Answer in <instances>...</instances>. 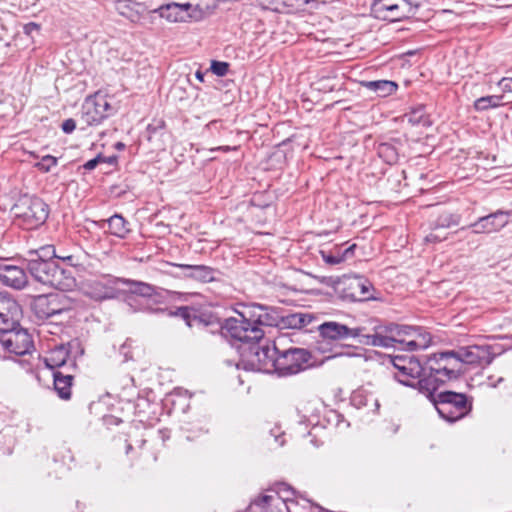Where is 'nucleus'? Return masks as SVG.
<instances>
[{
    "label": "nucleus",
    "instance_id": "de8ad7c7",
    "mask_svg": "<svg viewBox=\"0 0 512 512\" xmlns=\"http://www.w3.org/2000/svg\"><path fill=\"white\" fill-rule=\"evenodd\" d=\"M102 160L103 159L100 156H97L96 158L87 161L84 164V168L86 170H93L98 165V163L101 162Z\"/></svg>",
    "mask_w": 512,
    "mask_h": 512
},
{
    "label": "nucleus",
    "instance_id": "ddd939ff",
    "mask_svg": "<svg viewBox=\"0 0 512 512\" xmlns=\"http://www.w3.org/2000/svg\"><path fill=\"white\" fill-rule=\"evenodd\" d=\"M50 292L47 294L36 296L32 302V310L39 319H47L56 314H60L70 308V302L62 293Z\"/></svg>",
    "mask_w": 512,
    "mask_h": 512
},
{
    "label": "nucleus",
    "instance_id": "4be33fe9",
    "mask_svg": "<svg viewBox=\"0 0 512 512\" xmlns=\"http://www.w3.org/2000/svg\"><path fill=\"white\" fill-rule=\"evenodd\" d=\"M74 375L70 371H54L53 385L54 390L62 400H70L72 396V386Z\"/></svg>",
    "mask_w": 512,
    "mask_h": 512
},
{
    "label": "nucleus",
    "instance_id": "cd10ccee",
    "mask_svg": "<svg viewBox=\"0 0 512 512\" xmlns=\"http://www.w3.org/2000/svg\"><path fill=\"white\" fill-rule=\"evenodd\" d=\"M19 310V305L13 301L9 305V313L0 312V336L15 328L18 324L12 315L17 314Z\"/></svg>",
    "mask_w": 512,
    "mask_h": 512
},
{
    "label": "nucleus",
    "instance_id": "f3484780",
    "mask_svg": "<svg viewBox=\"0 0 512 512\" xmlns=\"http://www.w3.org/2000/svg\"><path fill=\"white\" fill-rule=\"evenodd\" d=\"M509 222V213L497 211L487 216L480 217L476 222L470 225L474 233H493L504 228Z\"/></svg>",
    "mask_w": 512,
    "mask_h": 512
},
{
    "label": "nucleus",
    "instance_id": "0eeeda50",
    "mask_svg": "<svg viewBox=\"0 0 512 512\" xmlns=\"http://www.w3.org/2000/svg\"><path fill=\"white\" fill-rule=\"evenodd\" d=\"M169 23H188L203 20L210 12L208 4L170 2L152 11Z\"/></svg>",
    "mask_w": 512,
    "mask_h": 512
},
{
    "label": "nucleus",
    "instance_id": "f704fd0d",
    "mask_svg": "<svg viewBox=\"0 0 512 512\" xmlns=\"http://www.w3.org/2000/svg\"><path fill=\"white\" fill-rule=\"evenodd\" d=\"M344 285L348 286V288H370L372 287V283L365 278L364 276L354 275V276H345Z\"/></svg>",
    "mask_w": 512,
    "mask_h": 512
},
{
    "label": "nucleus",
    "instance_id": "7ed1b4c3",
    "mask_svg": "<svg viewBox=\"0 0 512 512\" xmlns=\"http://www.w3.org/2000/svg\"><path fill=\"white\" fill-rule=\"evenodd\" d=\"M424 396L432 403L439 416L449 423L463 419L473 408V398L462 392L431 390V394Z\"/></svg>",
    "mask_w": 512,
    "mask_h": 512
},
{
    "label": "nucleus",
    "instance_id": "c756f323",
    "mask_svg": "<svg viewBox=\"0 0 512 512\" xmlns=\"http://www.w3.org/2000/svg\"><path fill=\"white\" fill-rule=\"evenodd\" d=\"M263 305L258 303H251L244 305L241 311H237L239 317L246 322H250L252 326H258V321L261 317Z\"/></svg>",
    "mask_w": 512,
    "mask_h": 512
},
{
    "label": "nucleus",
    "instance_id": "dca6fc26",
    "mask_svg": "<svg viewBox=\"0 0 512 512\" xmlns=\"http://www.w3.org/2000/svg\"><path fill=\"white\" fill-rule=\"evenodd\" d=\"M46 367L54 371H60L63 368L65 371L76 369L75 360L70 359V351L67 346L61 344L51 349L44 358Z\"/></svg>",
    "mask_w": 512,
    "mask_h": 512
},
{
    "label": "nucleus",
    "instance_id": "4d7b16f0",
    "mask_svg": "<svg viewBox=\"0 0 512 512\" xmlns=\"http://www.w3.org/2000/svg\"><path fill=\"white\" fill-rule=\"evenodd\" d=\"M26 29L27 30H30V29H38V25L35 24V23H30L26 26Z\"/></svg>",
    "mask_w": 512,
    "mask_h": 512
},
{
    "label": "nucleus",
    "instance_id": "6e6552de",
    "mask_svg": "<svg viewBox=\"0 0 512 512\" xmlns=\"http://www.w3.org/2000/svg\"><path fill=\"white\" fill-rule=\"evenodd\" d=\"M14 214L25 229H35L48 218L47 204L38 197L23 196L14 206Z\"/></svg>",
    "mask_w": 512,
    "mask_h": 512
},
{
    "label": "nucleus",
    "instance_id": "5701e85b",
    "mask_svg": "<svg viewBox=\"0 0 512 512\" xmlns=\"http://www.w3.org/2000/svg\"><path fill=\"white\" fill-rule=\"evenodd\" d=\"M315 320L311 313H288L281 314L279 328L281 329H303Z\"/></svg>",
    "mask_w": 512,
    "mask_h": 512
},
{
    "label": "nucleus",
    "instance_id": "e433bc0d",
    "mask_svg": "<svg viewBox=\"0 0 512 512\" xmlns=\"http://www.w3.org/2000/svg\"><path fill=\"white\" fill-rule=\"evenodd\" d=\"M378 154L388 163H393L397 160V153L395 149L389 144H381L378 148Z\"/></svg>",
    "mask_w": 512,
    "mask_h": 512
},
{
    "label": "nucleus",
    "instance_id": "603ef678",
    "mask_svg": "<svg viewBox=\"0 0 512 512\" xmlns=\"http://www.w3.org/2000/svg\"><path fill=\"white\" fill-rule=\"evenodd\" d=\"M425 240L428 242H434V241H440L441 239L434 233H430L428 236H426Z\"/></svg>",
    "mask_w": 512,
    "mask_h": 512
},
{
    "label": "nucleus",
    "instance_id": "c9c22d12",
    "mask_svg": "<svg viewBox=\"0 0 512 512\" xmlns=\"http://www.w3.org/2000/svg\"><path fill=\"white\" fill-rule=\"evenodd\" d=\"M460 223V216L453 213L442 214L436 222V227L449 228Z\"/></svg>",
    "mask_w": 512,
    "mask_h": 512
},
{
    "label": "nucleus",
    "instance_id": "c85d7f7f",
    "mask_svg": "<svg viewBox=\"0 0 512 512\" xmlns=\"http://www.w3.org/2000/svg\"><path fill=\"white\" fill-rule=\"evenodd\" d=\"M107 223L109 233L116 237L125 238L126 235L130 232L128 222L121 215H113L107 220Z\"/></svg>",
    "mask_w": 512,
    "mask_h": 512
},
{
    "label": "nucleus",
    "instance_id": "2eb2a0df",
    "mask_svg": "<svg viewBox=\"0 0 512 512\" xmlns=\"http://www.w3.org/2000/svg\"><path fill=\"white\" fill-rule=\"evenodd\" d=\"M0 345L16 356L30 354L34 350V342L29 332L18 323L7 333L0 336Z\"/></svg>",
    "mask_w": 512,
    "mask_h": 512
},
{
    "label": "nucleus",
    "instance_id": "79ce46f5",
    "mask_svg": "<svg viewBox=\"0 0 512 512\" xmlns=\"http://www.w3.org/2000/svg\"><path fill=\"white\" fill-rule=\"evenodd\" d=\"M211 70L217 76H224L228 72V64L226 62L213 61Z\"/></svg>",
    "mask_w": 512,
    "mask_h": 512
},
{
    "label": "nucleus",
    "instance_id": "ea45409f",
    "mask_svg": "<svg viewBox=\"0 0 512 512\" xmlns=\"http://www.w3.org/2000/svg\"><path fill=\"white\" fill-rule=\"evenodd\" d=\"M426 347V344H420L415 339L414 336L406 338V341L403 342V344L399 345V349H402L404 351H415L418 348H424Z\"/></svg>",
    "mask_w": 512,
    "mask_h": 512
},
{
    "label": "nucleus",
    "instance_id": "f257e3e1",
    "mask_svg": "<svg viewBox=\"0 0 512 512\" xmlns=\"http://www.w3.org/2000/svg\"><path fill=\"white\" fill-rule=\"evenodd\" d=\"M391 362L395 369V380L423 395L446 385L444 372L448 370L443 369L439 352L423 359L412 354H399L393 356Z\"/></svg>",
    "mask_w": 512,
    "mask_h": 512
},
{
    "label": "nucleus",
    "instance_id": "09e8293b",
    "mask_svg": "<svg viewBox=\"0 0 512 512\" xmlns=\"http://www.w3.org/2000/svg\"><path fill=\"white\" fill-rule=\"evenodd\" d=\"M296 2L298 5H308L316 3V0H284V5H293Z\"/></svg>",
    "mask_w": 512,
    "mask_h": 512
},
{
    "label": "nucleus",
    "instance_id": "bf43d9fd",
    "mask_svg": "<svg viewBox=\"0 0 512 512\" xmlns=\"http://www.w3.org/2000/svg\"><path fill=\"white\" fill-rule=\"evenodd\" d=\"M133 449L131 444H127L126 446V453L128 454Z\"/></svg>",
    "mask_w": 512,
    "mask_h": 512
},
{
    "label": "nucleus",
    "instance_id": "a19ab883",
    "mask_svg": "<svg viewBox=\"0 0 512 512\" xmlns=\"http://www.w3.org/2000/svg\"><path fill=\"white\" fill-rule=\"evenodd\" d=\"M280 496V498H284L283 496H288L289 498H296L294 490L285 483H280L277 485V490L272 494Z\"/></svg>",
    "mask_w": 512,
    "mask_h": 512
},
{
    "label": "nucleus",
    "instance_id": "4468645a",
    "mask_svg": "<svg viewBox=\"0 0 512 512\" xmlns=\"http://www.w3.org/2000/svg\"><path fill=\"white\" fill-rule=\"evenodd\" d=\"M114 112L108 97L100 92L85 99L81 119L87 125H97Z\"/></svg>",
    "mask_w": 512,
    "mask_h": 512
},
{
    "label": "nucleus",
    "instance_id": "393cba45",
    "mask_svg": "<svg viewBox=\"0 0 512 512\" xmlns=\"http://www.w3.org/2000/svg\"><path fill=\"white\" fill-rule=\"evenodd\" d=\"M116 9L120 15L126 17L131 22H138L143 13L142 4L134 0H120L116 4Z\"/></svg>",
    "mask_w": 512,
    "mask_h": 512
},
{
    "label": "nucleus",
    "instance_id": "f03ea898",
    "mask_svg": "<svg viewBox=\"0 0 512 512\" xmlns=\"http://www.w3.org/2000/svg\"><path fill=\"white\" fill-rule=\"evenodd\" d=\"M444 372L446 384L458 379L463 374V364L487 366L492 363L494 358L502 353V348L498 344H475L462 347L457 351L439 352Z\"/></svg>",
    "mask_w": 512,
    "mask_h": 512
},
{
    "label": "nucleus",
    "instance_id": "c03bdc74",
    "mask_svg": "<svg viewBox=\"0 0 512 512\" xmlns=\"http://www.w3.org/2000/svg\"><path fill=\"white\" fill-rule=\"evenodd\" d=\"M50 250L52 251V256H53V257L59 258V259H61V260H63V261H70V260H72V258H73L71 255H65V254H62V255H56L54 248H53V247H51V246L43 247V248H41V249H40V251H41V252L43 253V255H45V256L47 255V253H48V252H50Z\"/></svg>",
    "mask_w": 512,
    "mask_h": 512
},
{
    "label": "nucleus",
    "instance_id": "680f3d73",
    "mask_svg": "<svg viewBox=\"0 0 512 512\" xmlns=\"http://www.w3.org/2000/svg\"><path fill=\"white\" fill-rule=\"evenodd\" d=\"M356 400H357V395H354V396L352 397V401H353V402H356Z\"/></svg>",
    "mask_w": 512,
    "mask_h": 512
},
{
    "label": "nucleus",
    "instance_id": "13d9d810",
    "mask_svg": "<svg viewBox=\"0 0 512 512\" xmlns=\"http://www.w3.org/2000/svg\"><path fill=\"white\" fill-rule=\"evenodd\" d=\"M504 379L502 377L498 378L496 383H493L492 386L496 387L499 383H501Z\"/></svg>",
    "mask_w": 512,
    "mask_h": 512
},
{
    "label": "nucleus",
    "instance_id": "3c124183",
    "mask_svg": "<svg viewBox=\"0 0 512 512\" xmlns=\"http://www.w3.org/2000/svg\"><path fill=\"white\" fill-rule=\"evenodd\" d=\"M115 285H131V284H135L134 282H131L130 280H126V279H117L115 282H114Z\"/></svg>",
    "mask_w": 512,
    "mask_h": 512
},
{
    "label": "nucleus",
    "instance_id": "423d86ee",
    "mask_svg": "<svg viewBox=\"0 0 512 512\" xmlns=\"http://www.w3.org/2000/svg\"><path fill=\"white\" fill-rule=\"evenodd\" d=\"M277 495H262L255 499L249 507L250 512H316L321 510L317 504L303 497L289 498Z\"/></svg>",
    "mask_w": 512,
    "mask_h": 512
},
{
    "label": "nucleus",
    "instance_id": "6e6d98bb",
    "mask_svg": "<svg viewBox=\"0 0 512 512\" xmlns=\"http://www.w3.org/2000/svg\"><path fill=\"white\" fill-rule=\"evenodd\" d=\"M195 76H196V78H197L199 81L203 82V80H204V74H203L200 70H198V71L195 73Z\"/></svg>",
    "mask_w": 512,
    "mask_h": 512
},
{
    "label": "nucleus",
    "instance_id": "58836bf2",
    "mask_svg": "<svg viewBox=\"0 0 512 512\" xmlns=\"http://www.w3.org/2000/svg\"><path fill=\"white\" fill-rule=\"evenodd\" d=\"M257 2L263 9L271 11H280L284 6V0H257Z\"/></svg>",
    "mask_w": 512,
    "mask_h": 512
},
{
    "label": "nucleus",
    "instance_id": "9b49d317",
    "mask_svg": "<svg viewBox=\"0 0 512 512\" xmlns=\"http://www.w3.org/2000/svg\"><path fill=\"white\" fill-rule=\"evenodd\" d=\"M311 358V353L303 348L281 349L278 356V376H290L305 370L310 366Z\"/></svg>",
    "mask_w": 512,
    "mask_h": 512
},
{
    "label": "nucleus",
    "instance_id": "9d476101",
    "mask_svg": "<svg viewBox=\"0 0 512 512\" xmlns=\"http://www.w3.org/2000/svg\"><path fill=\"white\" fill-rule=\"evenodd\" d=\"M387 323L377 318H370L363 324L352 328V338L366 346L382 347L387 345L391 338L387 335ZM391 330H388V333Z\"/></svg>",
    "mask_w": 512,
    "mask_h": 512
},
{
    "label": "nucleus",
    "instance_id": "a878e982",
    "mask_svg": "<svg viewBox=\"0 0 512 512\" xmlns=\"http://www.w3.org/2000/svg\"><path fill=\"white\" fill-rule=\"evenodd\" d=\"M362 85L367 89L374 91L380 97L391 95L398 87L395 82L388 80L366 81L363 82Z\"/></svg>",
    "mask_w": 512,
    "mask_h": 512
},
{
    "label": "nucleus",
    "instance_id": "5fc2aeb1",
    "mask_svg": "<svg viewBox=\"0 0 512 512\" xmlns=\"http://www.w3.org/2000/svg\"><path fill=\"white\" fill-rule=\"evenodd\" d=\"M142 404H149L148 401L144 398H138V402L136 404V407L137 408H140L142 406Z\"/></svg>",
    "mask_w": 512,
    "mask_h": 512
},
{
    "label": "nucleus",
    "instance_id": "f8f14e48",
    "mask_svg": "<svg viewBox=\"0 0 512 512\" xmlns=\"http://www.w3.org/2000/svg\"><path fill=\"white\" fill-rule=\"evenodd\" d=\"M223 328L227 335L239 341L243 345V351L249 349L252 343L260 342L264 337V331L258 326H252L241 317H230L225 320Z\"/></svg>",
    "mask_w": 512,
    "mask_h": 512
},
{
    "label": "nucleus",
    "instance_id": "39448f33",
    "mask_svg": "<svg viewBox=\"0 0 512 512\" xmlns=\"http://www.w3.org/2000/svg\"><path fill=\"white\" fill-rule=\"evenodd\" d=\"M122 290H85V295L91 299L96 301H101L104 299L115 298L119 296V292ZM124 300L128 303L129 306L134 308V310L141 309H149L151 311H164L166 308L163 307H153L154 304H162V299L165 297L174 298L175 292L171 290H161L165 293L158 292L157 290H151L150 293H143L144 290H123Z\"/></svg>",
    "mask_w": 512,
    "mask_h": 512
},
{
    "label": "nucleus",
    "instance_id": "a18cd8bd",
    "mask_svg": "<svg viewBox=\"0 0 512 512\" xmlns=\"http://www.w3.org/2000/svg\"><path fill=\"white\" fill-rule=\"evenodd\" d=\"M499 87L502 89L505 93H512V77L511 78H502L499 83Z\"/></svg>",
    "mask_w": 512,
    "mask_h": 512
},
{
    "label": "nucleus",
    "instance_id": "473e14b6",
    "mask_svg": "<svg viewBox=\"0 0 512 512\" xmlns=\"http://www.w3.org/2000/svg\"><path fill=\"white\" fill-rule=\"evenodd\" d=\"M502 100H503V96H499V95L484 96V97L477 99L474 102V108L477 111H484V110H488L490 108H497L503 104Z\"/></svg>",
    "mask_w": 512,
    "mask_h": 512
},
{
    "label": "nucleus",
    "instance_id": "20e7f679",
    "mask_svg": "<svg viewBox=\"0 0 512 512\" xmlns=\"http://www.w3.org/2000/svg\"><path fill=\"white\" fill-rule=\"evenodd\" d=\"M284 341L285 337L281 336L271 344L269 342L262 345L259 342L252 343L249 349L241 353L244 368L278 375V356H280V346Z\"/></svg>",
    "mask_w": 512,
    "mask_h": 512
},
{
    "label": "nucleus",
    "instance_id": "49530a36",
    "mask_svg": "<svg viewBox=\"0 0 512 512\" xmlns=\"http://www.w3.org/2000/svg\"><path fill=\"white\" fill-rule=\"evenodd\" d=\"M76 125L73 119H67L62 124V129L66 133H71L74 131Z\"/></svg>",
    "mask_w": 512,
    "mask_h": 512
},
{
    "label": "nucleus",
    "instance_id": "72a5a7b5",
    "mask_svg": "<svg viewBox=\"0 0 512 512\" xmlns=\"http://www.w3.org/2000/svg\"><path fill=\"white\" fill-rule=\"evenodd\" d=\"M355 248V244L351 245L347 249H345L344 252H340V250H336L335 252H325L321 251L320 254L322 256V259L325 263L329 265H337L344 261L346 256L352 252V250Z\"/></svg>",
    "mask_w": 512,
    "mask_h": 512
},
{
    "label": "nucleus",
    "instance_id": "b1692460",
    "mask_svg": "<svg viewBox=\"0 0 512 512\" xmlns=\"http://www.w3.org/2000/svg\"><path fill=\"white\" fill-rule=\"evenodd\" d=\"M186 271L185 276L198 280L201 283L214 282L219 272L203 265H178Z\"/></svg>",
    "mask_w": 512,
    "mask_h": 512
},
{
    "label": "nucleus",
    "instance_id": "1a4fd4ad",
    "mask_svg": "<svg viewBox=\"0 0 512 512\" xmlns=\"http://www.w3.org/2000/svg\"><path fill=\"white\" fill-rule=\"evenodd\" d=\"M306 292H317L321 300L335 306H349L352 304H363L373 301H382L383 298L378 290H355L348 293L347 290H305Z\"/></svg>",
    "mask_w": 512,
    "mask_h": 512
},
{
    "label": "nucleus",
    "instance_id": "6ab92c4d",
    "mask_svg": "<svg viewBox=\"0 0 512 512\" xmlns=\"http://www.w3.org/2000/svg\"><path fill=\"white\" fill-rule=\"evenodd\" d=\"M0 280L11 288H23L27 284V275L21 267L0 263Z\"/></svg>",
    "mask_w": 512,
    "mask_h": 512
},
{
    "label": "nucleus",
    "instance_id": "bb28decb",
    "mask_svg": "<svg viewBox=\"0 0 512 512\" xmlns=\"http://www.w3.org/2000/svg\"><path fill=\"white\" fill-rule=\"evenodd\" d=\"M404 118L412 126L429 127L431 125V120L425 112V108L423 106H418L411 109L408 113L405 114Z\"/></svg>",
    "mask_w": 512,
    "mask_h": 512
},
{
    "label": "nucleus",
    "instance_id": "052dcab7",
    "mask_svg": "<svg viewBox=\"0 0 512 512\" xmlns=\"http://www.w3.org/2000/svg\"><path fill=\"white\" fill-rule=\"evenodd\" d=\"M116 147L118 149H123L124 148V144L119 142V143L116 144Z\"/></svg>",
    "mask_w": 512,
    "mask_h": 512
},
{
    "label": "nucleus",
    "instance_id": "a211bd4d",
    "mask_svg": "<svg viewBox=\"0 0 512 512\" xmlns=\"http://www.w3.org/2000/svg\"><path fill=\"white\" fill-rule=\"evenodd\" d=\"M406 5L405 0H378L374 4V11L378 14V17L394 21L405 17V13L400 11Z\"/></svg>",
    "mask_w": 512,
    "mask_h": 512
},
{
    "label": "nucleus",
    "instance_id": "2f4dec72",
    "mask_svg": "<svg viewBox=\"0 0 512 512\" xmlns=\"http://www.w3.org/2000/svg\"><path fill=\"white\" fill-rule=\"evenodd\" d=\"M262 307L264 311L261 313V317L258 321V327H279L281 313L277 309L270 306L263 305Z\"/></svg>",
    "mask_w": 512,
    "mask_h": 512
},
{
    "label": "nucleus",
    "instance_id": "864d4df0",
    "mask_svg": "<svg viewBox=\"0 0 512 512\" xmlns=\"http://www.w3.org/2000/svg\"><path fill=\"white\" fill-rule=\"evenodd\" d=\"M232 148L230 146H219V147H216V148H213L211 149L212 151H224V152H228L230 151ZM233 149H236L235 147Z\"/></svg>",
    "mask_w": 512,
    "mask_h": 512
},
{
    "label": "nucleus",
    "instance_id": "7c9ffc66",
    "mask_svg": "<svg viewBox=\"0 0 512 512\" xmlns=\"http://www.w3.org/2000/svg\"><path fill=\"white\" fill-rule=\"evenodd\" d=\"M47 268L48 263L43 260H32L29 263L30 273L37 281H39L43 285L53 286V284L49 280Z\"/></svg>",
    "mask_w": 512,
    "mask_h": 512
},
{
    "label": "nucleus",
    "instance_id": "37998d69",
    "mask_svg": "<svg viewBox=\"0 0 512 512\" xmlns=\"http://www.w3.org/2000/svg\"><path fill=\"white\" fill-rule=\"evenodd\" d=\"M131 348H132V341L131 340H126L120 346L119 353L124 357V361L125 362L129 361V360H131L133 358Z\"/></svg>",
    "mask_w": 512,
    "mask_h": 512
},
{
    "label": "nucleus",
    "instance_id": "412c9836",
    "mask_svg": "<svg viewBox=\"0 0 512 512\" xmlns=\"http://www.w3.org/2000/svg\"><path fill=\"white\" fill-rule=\"evenodd\" d=\"M317 330L322 338L332 341L352 338V328L335 321L324 322L317 326Z\"/></svg>",
    "mask_w": 512,
    "mask_h": 512
},
{
    "label": "nucleus",
    "instance_id": "4c0bfd02",
    "mask_svg": "<svg viewBox=\"0 0 512 512\" xmlns=\"http://www.w3.org/2000/svg\"><path fill=\"white\" fill-rule=\"evenodd\" d=\"M57 165V158L51 155L44 156L40 162L36 163V167L43 171L49 172L52 167Z\"/></svg>",
    "mask_w": 512,
    "mask_h": 512
},
{
    "label": "nucleus",
    "instance_id": "aec40b11",
    "mask_svg": "<svg viewBox=\"0 0 512 512\" xmlns=\"http://www.w3.org/2000/svg\"><path fill=\"white\" fill-rule=\"evenodd\" d=\"M386 328L387 330H391V332H387V335L391 339L387 341L388 343L386 346H384V348H397L398 345H401L404 341H406V338L420 334V328L409 325L387 323Z\"/></svg>",
    "mask_w": 512,
    "mask_h": 512
},
{
    "label": "nucleus",
    "instance_id": "8fccbe9b",
    "mask_svg": "<svg viewBox=\"0 0 512 512\" xmlns=\"http://www.w3.org/2000/svg\"><path fill=\"white\" fill-rule=\"evenodd\" d=\"M296 2L298 5H308L316 3V0H284V5H293Z\"/></svg>",
    "mask_w": 512,
    "mask_h": 512
}]
</instances>
